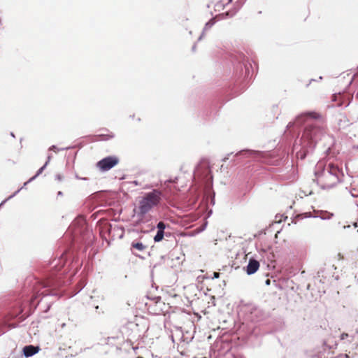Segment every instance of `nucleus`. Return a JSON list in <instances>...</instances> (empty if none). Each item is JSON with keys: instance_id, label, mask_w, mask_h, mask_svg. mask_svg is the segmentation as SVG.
<instances>
[{"instance_id": "3", "label": "nucleus", "mask_w": 358, "mask_h": 358, "mask_svg": "<svg viewBox=\"0 0 358 358\" xmlns=\"http://www.w3.org/2000/svg\"><path fill=\"white\" fill-rule=\"evenodd\" d=\"M118 163V159L116 157H107L97 163V167L101 171H107L116 166Z\"/></svg>"}, {"instance_id": "20", "label": "nucleus", "mask_w": 358, "mask_h": 358, "mask_svg": "<svg viewBox=\"0 0 358 358\" xmlns=\"http://www.w3.org/2000/svg\"><path fill=\"white\" fill-rule=\"evenodd\" d=\"M2 334H3V332L0 331V335Z\"/></svg>"}, {"instance_id": "19", "label": "nucleus", "mask_w": 358, "mask_h": 358, "mask_svg": "<svg viewBox=\"0 0 358 358\" xmlns=\"http://www.w3.org/2000/svg\"><path fill=\"white\" fill-rule=\"evenodd\" d=\"M312 117H313V118H316V117H317V116H316V115H312Z\"/></svg>"}, {"instance_id": "15", "label": "nucleus", "mask_w": 358, "mask_h": 358, "mask_svg": "<svg viewBox=\"0 0 358 358\" xmlns=\"http://www.w3.org/2000/svg\"><path fill=\"white\" fill-rule=\"evenodd\" d=\"M353 227L354 229H356L357 227V224L356 222L353 224Z\"/></svg>"}, {"instance_id": "14", "label": "nucleus", "mask_w": 358, "mask_h": 358, "mask_svg": "<svg viewBox=\"0 0 358 358\" xmlns=\"http://www.w3.org/2000/svg\"><path fill=\"white\" fill-rule=\"evenodd\" d=\"M348 336V334H342L341 335V338L342 339H344L345 338H346Z\"/></svg>"}, {"instance_id": "4", "label": "nucleus", "mask_w": 358, "mask_h": 358, "mask_svg": "<svg viewBox=\"0 0 358 358\" xmlns=\"http://www.w3.org/2000/svg\"><path fill=\"white\" fill-rule=\"evenodd\" d=\"M40 350L39 345H27L22 348V353L24 357L28 358L35 355Z\"/></svg>"}, {"instance_id": "16", "label": "nucleus", "mask_w": 358, "mask_h": 358, "mask_svg": "<svg viewBox=\"0 0 358 358\" xmlns=\"http://www.w3.org/2000/svg\"><path fill=\"white\" fill-rule=\"evenodd\" d=\"M57 178L59 180H62V178L59 175L57 176Z\"/></svg>"}, {"instance_id": "5", "label": "nucleus", "mask_w": 358, "mask_h": 358, "mask_svg": "<svg viewBox=\"0 0 358 358\" xmlns=\"http://www.w3.org/2000/svg\"><path fill=\"white\" fill-rule=\"evenodd\" d=\"M45 171V164H43L36 173V174L32 176L31 178H30L27 182H25L22 187H21L20 188H19L17 190H16L13 194H11L10 196V198H13L14 196H15L22 189L26 188L27 185L31 182L32 181H34V180H36V178L39 176L43 171Z\"/></svg>"}, {"instance_id": "11", "label": "nucleus", "mask_w": 358, "mask_h": 358, "mask_svg": "<svg viewBox=\"0 0 358 358\" xmlns=\"http://www.w3.org/2000/svg\"><path fill=\"white\" fill-rule=\"evenodd\" d=\"M12 199V198H10V196H9L7 199H4L3 201H2L1 202V203H0V208H1V206H3V205H4V204H5V203L8 201V200H10V199Z\"/></svg>"}, {"instance_id": "13", "label": "nucleus", "mask_w": 358, "mask_h": 358, "mask_svg": "<svg viewBox=\"0 0 358 358\" xmlns=\"http://www.w3.org/2000/svg\"><path fill=\"white\" fill-rule=\"evenodd\" d=\"M220 274L218 273H214V278H219Z\"/></svg>"}, {"instance_id": "18", "label": "nucleus", "mask_w": 358, "mask_h": 358, "mask_svg": "<svg viewBox=\"0 0 358 358\" xmlns=\"http://www.w3.org/2000/svg\"><path fill=\"white\" fill-rule=\"evenodd\" d=\"M208 24H209V23H206V29L208 27Z\"/></svg>"}, {"instance_id": "1", "label": "nucleus", "mask_w": 358, "mask_h": 358, "mask_svg": "<svg viewBox=\"0 0 358 358\" xmlns=\"http://www.w3.org/2000/svg\"><path fill=\"white\" fill-rule=\"evenodd\" d=\"M339 169L331 164L324 167L322 164L316 166L315 172L317 184L323 189L331 188L339 182Z\"/></svg>"}, {"instance_id": "8", "label": "nucleus", "mask_w": 358, "mask_h": 358, "mask_svg": "<svg viewBox=\"0 0 358 358\" xmlns=\"http://www.w3.org/2000/svg\"><path fill=\"white\" fill-rule=\"evenodd\" d=\"M20 318H21L20 322H19L17 323H16V322L11 323V324H9V327L10 328H15L17 327H19L20 326V323L24 320V317L23 315L20 316Z\"/></svg>"}, {"instance_id": "6", "label": "nucleus", "mask_w": 358, "mask_h": 358, "mask_svg": "<svg viewBox=\"0 0 358 358\" xmlns=\"http://www.w3.org/2000/svg\"><path fill=\"white\" fill-rule=\"evenodd\" d=\"M259 268V263L258 261L251 259L249 260L248 264L246 267V273L248 275L254 274Z\"/></svg>"}, {"instance_id": "10", "label": "nucleus", "mask_w": 358, "mask_h": 358, "mask_svg": "<svg viewBox=\"0 0 358 358\" xmlns=\"http://www.w3.org/2000/svg\"><path fill=\"white\" fill-rule=\"evenodd\" d=\"M133 247L138 250H143L145 248V246L142 243H136L133 245Z\"/></svg>"}, {"instance_id": "9", "label": "nucleus", "mask_w": 358, "mask_h": 358, "mask_svg": "<svg viewBox=\"0 0 358 358\" xmlns=\"http://www.w3.org/2000/svg\"><path fill=\"white\" fill-rule=\"evenodd\" d=\"M166 228V226L164 224V222H159L158 224H157V229H158V231H162L164 232V229Z\"/></svg>"}, {"instance_id": "17", "label": "nucleus", "mask_w": 358, "mask_h": 358, "mask_svg": "<svg viewBox=\"0 0 358 358\" xmlns=\"http://www.w3.org/2000/svg\"><path fill=\"white\" fill-rule=\"evenodd\" d=\"M10 136H13V137H15V135L13 132L10 133Z\"/></svg>"}, {"instance_id": "12", "label": "nucleus", "mask_w": 358, "mask_h": 358, "mask_svg": "<svg viewBox=\"0 0 358 358\" xmlns=\"http://www.w3.org/2000/svg\"><path fill=\"white\" fill-rule=\"evenodd\" d=\"M343 229H350L351 228V226L350 225H345L343 227Z\"/></svg>"}, {"instance_id": "21", "label": "nucleus", "mask_w": 358, "mask_h": 358, "mask_svg": "<svg viewBox=\"0 0 358 358\" xmlns=\"http://www.w3.org/2000/svg\"><path fill=\"white\" fill-rule=\"evenodd\" d=\"M138 358H143V357H138Z\"/></svg>"}, {"instance_id": "7", "label": "nucleus", "mask_w": 358, "mask_h": 358, "mask_svg": "<svg viewBox=\"0 0 358 358\" xmlns=\"http://www.w3.org/2000/svg\"><path fill=\"white\" fill-rule=\"evenodd\" d=\"M163 238H164V232L157 231V234L154 237V241L155 242H159L160 241H162L163 239Z\"/></svg>"}, {"instance_id": "2", "label": "nucleus", "mask_w": 358, "mask_h": 358, "mask_svg": "<svg viewBox=\"0 0 358 358\" xmlns=\"http://www.w3.org/2000/svg\"><path fill=\"white\" fill-rule=\"evenodd\" d=\"M159 201V193L153 192L148 194L140 202L139 210L141 214L145 215Z\"/></svg>"}]
</instances>
